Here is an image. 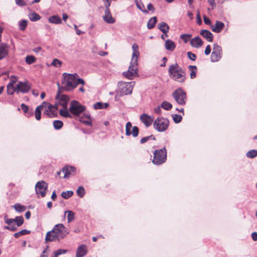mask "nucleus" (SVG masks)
<instances>
[{"label":"nucleus","instance_id":"nucleus-14","mask_svg":"<svg viewBox=\"0 0 257 257\" xmlns=\"http://www.w3.org/2000/svg\"><path fill=\"white\" fill-rule=\"evenodd\" d=\"M139 133V129L138 126H134L132 127L131 122H127L125 125V135L130 136L132 135L134 137H137Z\"/></svg>","mask_w":257,"mask_h":257},{"label":"nucleus","instance_id":"nucleus-30","mask_svg":"<svg viewBox=\"0 0 257 257\" xmlns=\"http://www.w3.org/2000/svg\"><path fill=\"white\" fill-rule=\"evenodd\" d=\"M109 106V104L108 103H102L101 102H97L94 104L93 108L95 109H100L106 108Z\"/></svg>","mask_w":257,"mask_h":257},{"label":"nucleus","instance_id":"nucleus-63","mask_svg":"<svg viewBox=\"0 0 257 257\" xmlns=\"http://www.w3.org/2000/svg\"><path fill=\"white\" fill-rule=\"evenodd\" d=\"M196 71H191V72L190 73V78L191 79H193L196 76Z\"/></svg>","mask_w":257,"mask_h":257},{"label":"nucleus","instance_id":"nucleus-46","mask_svg":"<svg viewBox=\"0 0 257 257\" xmlns=\"http://www.w3.org/2000/svg\"><path fill=\"white\" fill-rule=\"evenodd\" d=\"M16 92L15 87L12 83H9L7 86V93L9 95H13Z\"/></svg>","mask_w":257,"mask_h":257},{"label":"nucleus","instance_id":"nucleus-61","mask_svg":"<svg viewBox=\"0 0 257 257\" xmlns=\"http://www.w3.org/2000/svg\"><path fill=\"white\" fill-rule=\"evenodd\" d=\"M161 106H157L156 107V108H155L154 109V111L155 113H158V114H160L161 112Z\"/></svg>","mask_w":257,"mask_h":257},{"label":"nucleus","instance_id":"nucleus-59","mask_svg":"<svg viewBox=\"0 0 257 257\" xmlns=\"http://www.w3.org/2000/svg\"><path fill=\"white\" fill-rule=\"evenodd\" d=\"M5 223L9 225H12V224L14 223V220L13 218H9L6 220Z\"/></svg>","mask_w":257,"mask_h":257},{"label":"nucleus","instance_id":"nucleus-24","mask_svg":"<svg viewBox=\"0 0 257 257\" xmlns=\"http://www.w3.org/2000/svg\"><path fill=\"white\" fill-rule=\"evenodd\" d=\"M132 49L133 51V53L132 54V60H138V57L139 56V51L138 50L139 47L138 45L136 43H134L132 46Z\"/></svg>","mask_w":257,"mask_h":257},{"label":"nucleus","instance_id":"nucleus-32","mask_svg":"<svg viewBox=\"0 0 257 257\" xmlns=\"http://www.w3.org/2000/svg\"><path fill=\"white\" fill-rule=\"evenodd\" d=\"M135 4L136 5L137 7L142 12L144 13H148V11L146 9H143L144 8V5L142 3L141 0H135Z\"/></svg>","mask_w":257,"mask_h":257},{"label":"nucleus","instance_id":"nucleus-27","mask_svg":"<svg viewBox=\"0 0 257 257\" xmlns=\"http://www.w3.org/2000/svg\"><path fill=\"white\" fill-rule=\"evenodd\" d=\"M49 21L50 23L55 24H59L62 22L61 18L58 15H54L49 17Z\"/></svg>","mask_w":257,"mask_h":257},{"label":"nucleus","instance_id":"nucleus-38","mask_svg":"<svg viewBox=\"0 0 257 257\" xmlns=\"http://www.w3.org/2000/svg\"><path fill=\"white\" fill-rule=\"evenodd\" d=\"M53 123L54 128L56 130L61 129L63 125V122L59 120H54Z\"/></svg>","mask_w":257,"mask_h":257},{"label":"nucleus","instance_id":"nucleus-19","mask_svg":"<svg viewBox=\"0 0 257 257\" xmlns=\"http://www.w3.org/2000/svg\"><path fill=\"white\" fill-rule=\"evenodd\" d=\"M224 26V24L223 22L216 21L215 25L212 27V30L214 32L219 33L223 30Z\"/></svg>","mask_w":257,"mask_h":257},{"label":"nucleus","instance_id":"nucleus-64","mask_svg":"<svg viewBox=\"0 0 257 257\" xmlns=\"http://www.w3.org/2000/svg\"><path fill=\"white\" fill-rule=\"evenodd\" d=\"M83 116V119L91 118L90 115L89 113H85Z\"/></svg>","mask_w":257,"mask_h":257},{"label":"nucleus","instance_id":"nucleus-47","mask_svg":"<svg viewBox=\"0 0 257 257\" xmlns=\"http://www.w3.org/2000/svg\"><path fill=\"white\" fill-rule=\"evenodd\" d=\"M62 62L57 58H55L53 60L51 65L55 67L59 68L61 66Z\"/></svg>","mask_w":257,"mask_h":257},{"label":"nucleus","instance_id":"nucleus-1","mask_svg":"<svg viewBox=\"0 0 257 257\" xmlns=\"http://www.w3.org/2000/svg\"><path fill=\"white\" fill-rule=\"evenodd\" d=\"M68 233L69 232L67 228L62 223H59L55 225L51 231L47 232L45 241L46 242L54 241H60L65 238Z\"/></svg>","mask_w":257,"mask_h":257},{"label":"nucleus","instance_id":"nucleus-33","mask_svg":"<svg viewBox=\"0 0 257 257\" xmlns=\"http://www.w3.org/2000/svg\"><path fill=\"white\" fill-rule=\"evenodd\" d=\"M67 213V220L68 222H70L74 219L75 213L72 211L67 210L65 211L64 215Z\"/></svg>","mask_w":257,"mask_h":257},{"label":"nucleus","instance_id":"nucleus-29","mask_svg":"<svg viewBox=\"0 0 257 257\" xmlns=\"http://www.w3.org/2000/svg\"><path fill=\"white\" fill-rule=\"evenodd\" d=\"M43 105H40L37 106L35 111V116L37 120H39L41 118V111L43 108Z\"/></svg>","mask_w":257,"mask_h":257},{"label":"nucleus","instance_id":"nucleus-11","mask_svg":"<svg viewBox=\"0 0 257 257\" xmlns=\"http://www.w3.org/2000/svg\"><path fill=\"white\" fill-rule=\"evenodd\" d=\"M31 87V84L27 81H18L15 87L16 92L17 94L20 92L26 93L30 90Z\"/></svg>","mask_w":257,"mask_h":257},{"label":"nucleus","instance_id":"nucleus-34","mask_svg":"<svg viewBox=\"0 0 257 257\" xmlns=\"http://www.w3.org/2000/svg\"><path fill=\"white\" fill-rule=\"evenodd\" d=\"M73 195V192L71 190L63 191L61 193V196L64 199H68Z\"/></svg>","mask_w":257,"mask_h":257},{"label":"nucleus","instance_id":"nucleus-41","mask_svg":"<svg viewBox=\"0 0 257 257\" xmlns=\"http://www.w3.org/2000/svg\"><path fill=\"white\" fill-rule=\"evenodd\" d=\"M31 231L27 229H23L18 232L15 233L14 235L16 238H18L21 235H26L30 233Z\"/></svg>","mask_w":257,"mask_h":257},{"label":"nucleus","instance_id":"nucleus-13","mask_svg":"<svg viewBox=\"0 0 257 257\" xmlns=\"http://www.w3.org/2000/svg\"><path fill=\"white\" fill-rule=\"evenodd\" d=\"M48 188V184L44 181L38 182L35 185V190L37 194H40L42 197L46 195V190Z\"/></svg>","mask_w":257,"mask_h":257},{"label":"nucleus","instance_id":"nucleus-22","mask_svg":"<svg viewBox=\"0 0 257 257\" xmlns=\"http://www.w3.org/2000/svg\"><path fill=\"white\" fill-rule=\"evenodd\" d=\"M75 168L73 166H66L64 167L62 170V172L64 173V178H68L71 173L75 172Z\"/></svg>","mask_w":257,"mask_h":257},{"label":"nucleus","instance_id":"nucleus-5","mask_svg":"<svg viewBox=\"0 0 257 257\" xmlns=\"http://www.w3.org/2000/svg\"><path fill=\"white\" fill-rule=\"evenodd\" d=\"M152 162L154 164L159 165L165 163L167 160V150L165 147L154 151Z\"/></svg>","mask_w":257,"mask_h":257},{"label":"nucleus","instance_id":"nucleus-49","mask_svg":"<svg viewBox=\"0 0 257 257\" xmlns=\"http://www.w3.org/2000/svg\"><path fill=\"white\" fill-rule=\"evenodd\" d=\"M191 37V35L184 34L180 35V38L184 41V42L186 43L188 41L189 38Z\"/></svg>","mask_w":257,"mask_h":257},{"label":"nucleus","instance_id":"nucleus-4","mask_svg":"<svg viewBox=\"0 0 257 257\" xmlns=\"http://www.w3.org/2000/svg\"><path fill=\"white\" fill-rule=\"evenodd\" d=\"M55 98L57 100V102L56 103L55 105L49 104L47 109L44 111V113L46 114L49 115V111H52V109H57L58 104L61 105L64 108H67L68 103L70 101L69 96L65 94H61L58 93Z\"/></svg>","mask_w":257,"mask_h":257},{"label":"nucleus","instance_id":"nucleus-48","mask_svg":"<svg viewBox=\"0 0 257 257\" xmlns=\"http://www.w3.org/2000/svg\"><path fill=\"white\" fill-rule=\"evenodd\" d=\"M172 117L174 121L176 123H179L182 119V115L177 114H173Z\"/></svg>","mask_w":257,"mask_h":257},{"label":"nucleus","instance_id":"nucleus-40","mask_svg":"<svg viewBox=\"0 0 257 257\" xmlns=\"http://www.w3.org/2000/svg\"><path fill=\"white\" fill-rule=\"evenodd\" d=\"M14 207L16 211L19 212H22L26 209V207L25 206L21 205L19 203L15 204Z\"/></svg>","mask_w":257,"mask_h":257},{"label":"nucleus","instance_id":"nucleus-54","mask_svg":"<svg viewBox=\"0 0 257 257\" xmlns=\"http://www.w3.org/2000/svg\"><path fill=\"white\" fill-rule=\"evenodd\" d=\"M187 56L188 57V58L192 60V61H195L196 58V56L195 54L194 53H192L191 52H188L187 53Z\"/></svg>","mask_w":257,"mask_h":257},{"label":"nucleus","instance_id":"nucleus-23","mask_svg":"<svg viewBox=\"0 0 257 257\" xmlns=\"http://www.w3.org/2000/svg\"><path fill=\"white\" fill-rule=\"evenodd\" d=\"M158 28L164 34H167L170 29V27L168 25L164 22L160 23L158 25Z\"/></svg>","mask_w":257,"mask_h":257},{"label":"nucleus","instance_id":"nucleus-39","mask_svg":"<svg viewBox=\"0 0 257 257\" xmlns=\"http://www.w3.org/2000/svg\"><path fill=\"white\" fill-rule=\"evenodd\" d=\"M25 61L27 64L30 65L36 61V58L34 56L28 55L25 58Z\"/></svg>","mask_w":257,"mask_h":257},{"label":"nucleus","instance_id":"nucleus-56","mask_svg":"<svg viewBox=\"0 0 257 257\" xmlns=\"http://www.w3.org/2000/svg\"><path fill=\"white\" fill-rule=\"evenodd\" d=\"M211 47L209 45H208L205 48L204 53L206 55H208L211 52Z\"/></svg>","mask_w":257,"mask_h":257},{"label":"nucleus","instance_id":"nucleus-35","mask_svg":"<svg viewBox=\"0 0 257 257\" xmlns=\"http://www.w3.org/2000/svg\"><path fill=\"white\" fill-rule=\"evenodd\" d=\"M14 222L16 223L17 226H21L24 223V219L22 216H16L14 218Z\"/></svg>","mask_w":257,"mask_h":257},{"label":"nucleus","instance_id":"nucleus-15","mask_svg":"<svg viewBox=\"0 0 257 257\" xmlns=\"http://www.w3.org/2000/svg\"><path fill=\"white\" fill-rule=\"evenodd\" d=\"M141 121L146 127L150 126L153 121V119L146 113H143L140 116Z\"/></svg>","mask_w":257,"mask_h":257},{"label":"nucleus","instance_id":"nucleus-18","mask_svg":"<svg viewBox=\"0 0 257 257\" xmlns=\"http://www.w3.org/2000/svg\"><path fill=\"white\" fill-rule=\"evenodd\" d=\"M8 46L5 43L0 44V60H2L8 55Z\"/></svg>","mask_w":257,"mask_h":257},{"label":"nucleus","instance_id":"nucleus-57","mask_svg":"<svg viewBox=\"0 0 257 257\" xmlns=\"http://www.w3.org/2000/svg\"><path fill=\"white\" fill-rule=\"evenodd\" d=\"M204 23L206 25H210L211 24L210 20L206 16L203 17Z\"/></svg>","mask_w":257,"mask_h":257},{"label":"nucleus","instance_id":"nucleus-44","mask_svg":"<svg viewBox=\"0 0 257 257\" xmlns=\"http://www.w3.org/2000/svg\"><path fill=\"white\" fill-rule=\"evenodd\" d=\"M28 25V21L26 20H22L19 22V29L21 31H24Z\"/></svg>","mask_w":257,"mask_h":257},{"label":"nucleus","instance_id":"nucleus-7","mask_svg":"<svg viewBox=\"0 0 257 257\" xmlns=\"http://www.w3.org/2000/svg\"><path fill=\"white\" fill-rule=\"evenodd\" d=\"M154 127L159 132L166 131L169 125V120L168 118L159 117L154 122Z\"/></svg>","mask_w":257,"mask_h":257},{"label":"nucleus","instance_id":"nucleus-26","mask_svg":"<svg viewBox=\"0 0 257 257\" xmlns=\"http://www.w3.org/2000/svg\"><path fill=\"white\" fill-rule=\"evenodd\" d=\"M157 22V18L156 17H153L150 18L147 23V28L148 29H152L155 26Z\"/></svg>","mask_w":257,"mask_h":257},{"label":"nucleus","instance_id":"nucleus-12","mask_svg":"<svg viewBox=\"0 0 257 257\" xmlns=\"http://www.w3.org/2000/svg\"><path fill=\"white\" fill-rule=\"evenodd\" d=\"M222 48L217 44H214L213 46V51L211 55V61L212 62H216L219 61L222 57Z\"/></svg>","mask_w":257,"mask_h":257},{"label":"nucleus","instance_id":"nucleus-51","mask_svg":"<svg viewBox=\"0 0 257 257\" xmlns=\"http://www.w3.org/2000/svg\"><path fill=\"white\" fill-rule=\"evenodd\" d=\"M4 228L11 231H15L17 230V227L15 225L6 226Z\"/></svg>","mask_w":257,"mask_h":257},{"label":"nucleus","instance_id":"nucleus-6","mask_svg":"<svg viewBox=\"0 0 257 257\" xmlns=\"http://www.w3.org/2000/svg\"><path fill=\"white\" fill-rule=\"evenodd\" d=\"M138 61L131 60L128 70L123 72L122 75L130 80H132L135 77L138 76Z\"/></svg>","mask_w":257,"mask_h":257},{"label":"nucleus","instance_id":"nucleus-16","mask_svg":"<svg viewBox=\"0 0 257 257\" xmlns=\"http://www.w3.org/2000/svg\"><path fill=\"white\" fill-rule=\"evenodd\" d=\"M87 252V246L86 245L81 244L79 246L76 250V257H83Z\"/></svg>","mask_w":257,"mask_h":257},{"label":"nucleus","instance_id":"nucleus-43","mask_svg":"<svg viewBox=\"0 0 257 257\" xmlns=\"http://www.w3.org/2000/svg\"><path fill=\"white\" fill-rule=\"evenodd\" d=\"M76 193L80 197H83L85 194V191L84 187L83 186H79L76 190Z\"/></svg>","mask_w":257,"mask_h":257},{"label":"nucleus","instance_id":"nucleus-2","mask_svg":"<svg viewBox=\"0 0 257 257\" xmlns=\"http://www.w3.org/2000/svg\"><path fill=\"white\" fill-rule=\"evenodd\" d=\"M168 73L170 77L176 82L184 83L186 81V72L177 63L169 66Z\"/></svg>","mask_w":257,"mask_h":257},{"label":"nucleus","instance_id":"nucleus-28","mask_svg":"<svg viewBox=\"0 0 257 257\" xmlns=\"http://www.w3.org/2000/svg\"><path fill=\"white\" fill-rule=\"evenodd\" d=\"M59 114L63 117H66V118H72V116L71 114V113L70 112L69 109L67 108H64L61 109L59 110Z\"/></svg>","mask_w":257,"mask_h":257},{"label":"nucleus","instance_id":"nucleus-62","mask_svg":"<svg viewBox=\"0 0 257 257\" xmlns=\"http://www.w3.org/2000/svg\"><path fill=\"white\" fill-rule=\"evenodd\" d=\"M251 237L253 240L256 241L257 240V232H253L251 234Z\"/></svg>","mask_w":257,"mask_h":257},{"label":"nucleus","instance_id":"nucleus-58","mask_svg":"<svg viewBox=\"0 0 257 257\" xmlns=\"http://www.w3.org/2000/svg\"><path fill=\"white\" fill-rule=\"evenodd\" d=\"M197 23L199 25H201L202 23V20L199 12H198L197 15Z\"/></svg>","mask_w":257,"mask_h":257},{"label":"nucleus","instance_id":"nucleus-10","mask_svg":"<svg viewBox=\"0 0 257 257\" xmlns=\"http://www.w3.org/2000/svg\"><path fill=\"white\" fill-rule=\"evenodd\" d=\"M85 109V107L81 104L78 101L73 100L70 102L69 110L75 115L78 116Z\"/></svg>","mask_w":257,"mask_h":257},{"label":"nucleus","instance_id":"nucleus-21","mask_svg":"<svg viewBox=\"0 0 257 257\" xmlns=\"http://www.w3.org/2000/svg\"><path fill=\"white\" fill-rule=\"evenodd\" d=\"M191 45L195 48H198L203 45V42L199 36H197L190 41Z\"/></svg>","mask_w":257,"mask_h":257},{"label":"nucleus","instance_id":"nucleus-36","mask_svg":"<svg viewBox=\"0 0 257 257\" xmlns=\"http://www.w3.org/2000/svg\"><path fill=\"white\" fill-rule=\"evenodd\" d=\"M29 19L32 22H36L41 19V17L37 13L34 12L29 15Z\"/></svg>","mask_w":257,"mask_h":257},{"label":"nucleus","instance_id":"nucleus-52","mask_svg":"<svg viewBox=\"0 0 257 257\" xmlns=\"http://www.w3.org/2000/svg\"><path fill=\"white\" fill-rule=\"evenodd\" d=\"M78 84H82L83 85L85 84V81L82 78L76 77L75 81V88Z\"/></svg>","mask_w":257,"mask_h":257},{"label":"nucleus","instance_id":"nucleus-50","mask_svg":"<svg viewBox=\"0 0 257 257\" xmlns=\"http://www.w3.org/2000/svg\"><path fill=\"white\" fill-rule=\"evenodd\" d=\"M68 251L66 249H59L55 251V257H57L58 256L64 254L66 253Z\"/></svg>","mask_w":257,"mask_h":257},{"label":"nucleus","instance_id":"nucleus-20","mask_svg":"<svg viewBox=\"0 0 257 257\" xmlns=\"http://www.w3.org/2000/svg\"><path fill=\"white\" fill-rule=\"evenodd\" d=\"M200 34L208 42L213 41V34L208 30H202L200 31Z\"/></svg>","mask_w":257,"mask_h":257},{"label":"nucleus","instance_id":"nucleus-45","mask_svg":"<svg viewBox=\"0 0 257 257\" xmlns=\"http://www.w3.org/2000/svg\"><path fill=\"white\" fill-rule=\"evenodd\" d=\"M151 140H156L155 137L154 135H151L149 136L144 137L141 139L140 143H141V144H143Z\"/></svg>","mask_w":257,"mask_h":257},{"label":"nucleus","instance_id":"nucleus-42","mask_svg":"<svg viewBox=\"0 0 257 257\" xmlns=\"http://www.w3.org/2000/svg\"><path fill=\"white\" fill-rule=\"evenodd\" d=\"M246 156L248 158H253L257 156V150L254 149L251 150L246 153Z\"/></svg>","mask_w":257,"mask_h":257},{"label":"nucleus","instance_id":"nucleus-55","mask_svg":"<svg viewBox=\"0 0 257 257\" xmlns=\"http://www.w3.org/2000/svg\"><path fill=\"white\" fill-rule=\"evenodd\" d=\"M16 4L21 7L25 6L27 5L25 0H15Z\"/></svg>","mask_w":257,"mask_h":257},{"label":"nucleus","instance_id":"nucleus-60","mask_svg":"<svg viewBox=\"0 0 257 257\" xmlns=\"http://www.w3.org/2000/svg\"><path fill=\"white\" fill-rule=\"evenodd\" d=\"M147 9L149 11L152 12L155 10V8L151 3H150L147 5Z\"/></svg>","mask_w":257,"mask_h":257},{"label":"nucleus","instance_id":"nucleus-8","mask_svg":"<svg viewBox=\"0 0 257 257\" xmlns=\"http://www.w3.org/2000/svg\"><path fill=\"white\" fill-rule=\"evenodd\" d=\"M172 96L179 104L185 105L187 100L186 93L182 88H179L176 89L172 93Z\"/></svg>","mask_w":257,"mask_h":257},{"label":"nucleus","instance_id":"nucleus-53","mask_svg":"<svg viewBox=\"0 0 257 257\" xmlns=\"http://www.w3.org/2000/svg\"><path fill=\"white\" fill-rule=\"evenodd\" d=\"M81 121L85 123L86 125L91 126L92 125V119L91 118L84 119L81 118Z\"/></svg>","mask_w":257,"mask_h":257},{"label":"nucleus","instance_id":"nucleus-31","mask_svg":"<svg viewBox=\"0 0 257 257\" xmlns=\"http://www.w3.org/2000/svg\"><path fill=\"white\" fill-rule=\"evenodd\" d=\"M21 108L22 110L23 111L25 114L28 116L29 117L30 116L32 115L33 114L32 111H29V107L26 105L24 103H22L21 105Z\"/></svg>","mask_w":257,"mask_h":257},{"label":"nucleus","instance_id":"nucleus-37","mask_svg":"<svg viewBox=\"0 0 257 257\" xmlns=\"http://www.w3.org/2000/svg\"><path fill=\"white\" fill-rule=\"evenodd\" d=\"M161 107L166 110L171 109L172 107V105L171 103L167 101H164L162 102L161 105Z\"/></svg>","mask_w":257,"mask_h":257},{"label":"nucleus","instance_id":"nucleus-17","mask_svg":"<svg viewBox=\"0 0 257 257\" xmlns=\"http://www.w3.org/2000/svg\"><path fill=\"white\" fill-rule=\"evenodd\" d=\"M103 20L108 24H113L115 19L111 16L109 9H105V15L103 17Z\"/></svg>","mask_w":257,"mask_h":257},{"label":"nucleus","instance_id":"nucleus-25","mask_svg":"<svg viewBox=\"0 0 257 257\" xmlns=\"http://www.w3.org/2000/svg\"><path fill=\"white\" fill-rule=\"evenodd\" d=\"M176 45L175 43L171 40H167L165 42V48L169 51H172L175 48Z\"/></svg>","mask_w":257,"mask_h":257},{"label":"nucleus","instance_id":"nucleus-3","mask_svg":"<svg viewBox=\"0 0 257 257\" xmlns=\"http://www.w3.org/2000/svg\"><path fill=\"white\" fill-rule=\"evenodd\" d=\"M78 75L77 73L68 74L64 73L62 75V87L63 89L70 91L75 88V81Z\"/></svg>","mask_w":257,"mask_h":257},{"label":"nucleus","instance_id":"nucleus-9","mask_svg":"<svg viewBox=\"0 0 257 257\" xmlns=\"http://www.w3.org/2000/svg\"><path fill=\"white\" fill-rule=\"evenodd\" d=\"M132 83V82H119L118 83V94L120 96L131 94L133 89Z\"/></svg>","mask_w":257,"mask_h":257}]
</instances>
